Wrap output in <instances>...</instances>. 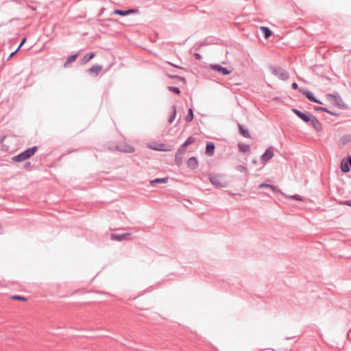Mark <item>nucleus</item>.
<instances>
[{
	"mask_svg": "<svg viewBox=\"0 0 351 351\" xmlns=\"http://www.w3.org/2000/svg\"><path fill=\"white\" fill-rule=\"evenodd\" d=\"M29 165H30V162H25V164H24V168H27V167H28Z\"/></svg>",
	"mask_w": 351,
	"mask_h": 351,
	"instance_id": "nucleus-44",
	"label": "nucleus"
},
{
	"mask_svg": "<svg viewBox=\"0 0 351 351\" xmlns=\"http://www.w3.org/2000/svg\"><path fill=\"white\" fill-rule=\"evenodd\" d=\"M292 112L305 123H308L312 116L310 113L303 112L296 108H293Z\"/></svg>",
	"mask_w": 351,
	"mask_h": 351,
	"instance_id": "nucleus-9",
	"label": "nucleus"
},
{
	"mask_svg": "<svg viewBox=\"0 0 351 351\" xmlns=\"http://www.w3.org/2000/svg\"><path fill=\"white\" fill-rule=\"evenodd\" d=\"M260 29L265 38H268L271 36L272 32L268 27L261 26L260 27Z\"/></svg>",
	"mask_w": 351,
	"mask_h": 351,
	"instance_id": "nucleus-22",
	"label": "nucleus"
},
{
	"mask_svg": "<svg viewBox=\"0 0 351 351\" xmlns=\"http://www.w3.org/2000/svg\"><path fill=\"white\" fill-rule=\"evenodd\" d=\"M238 129L239 132L241 136L245 138H250L249 130L246 127L243 126L241 123H238Z\"/></svg>",
	"mask_w": 351,
	"mask_h": 351,
	"instance_id": "nucleus-15",
	"label": "nucleus"
},
{
	"mask_svg": "<svg viewBox=\"0 0 351 351\" xmlns=\"http://www.w3.org/2000/svg\"><path fill=\"white\" fill-rule=\"evenodd\" d=\"M25 41H26V38H23L21 40V43H20V45H19V47H18V48H17V49H19H19H20V48L23 45V44L25 43Z\"/></svg>",
	"mask_w": 351,
	"mask_h": 351,
	"instance_id": "nucleus-39",
	"label": "nucleus"
},
{
	"mask_svg": "<svg viewBox=\"0 0 351 351\" xmlns=\"http://www.w3.org/2000/svg\"><path fill=\"white\" fill-rule=\"evenodd\" d=\"M326 98L332 103L334 106L341 110H346L348 108L347 104L344 103L342 98L337 92L334 93H328L326 95Z\"/></svg>",
	"mask_w": 351,
	"mask_h": 351,
	"instance_id": "nucleus-3",
	"label": "nucleus"
},
{
	"mask_svg": "<svg viewBox=\"0 0 351 351\" xmlns=\"http://www.w3.org/2000/svg\"><path fill=\"white\" fill-rule=\"evenodd\" d=\"M209 180L213 185L217 188H224L226 186V182L222 181L221 177L218 174H210Z\"/></svg>",
	"mask_w": 351,
	"mask_h": 351,
	"instance_id": "nucleus-5",
	"label": "nucleus"
},
{
	"mask_svg": "<svg viewBox=\"0 0 351 351\" xmlns=\"http://www.w3.org/2000/svg\"><path fill=\"white\" fill-rule=\"evenodd\" d=\"M314 109L315 111H322V112H328V108H326L325 107L317 106V107H315Z\"/></svg>",
	"mask_w": 351,
	"mask_h": 351,
	"instance_id": "nucleus-33",
	"label": "nucleus"
},
{
	"mask_svg": "<svg viewBox=\"0 0 351 351\" xmlns=\"http://www.w3.org/2000/svg\"><path fill=\"white\" fill-rule=\"evenodd\" d=\"M6 137H7V136H6V135H4V136H3L0 138V143H1V144H2V143H3V142L4 139H5Z\"/></svg>",
	"mask_w": 351,
	"mask_h": 351,
	"instance_id": "nucleus-43",
	"label": "nucleus"
},
{
	"mask_svg": "<svg viewBox=\"0 0 351 351\" xmlns=\"http://www.w3.org/2000/svg\"><path fill=\"white\" fill-rule=\"evenodd\" d=\"M252 162H253L254 164H256V160H253Z\"/></svg>",
	"mask_w": 351,
	"mask_h": 351,
	"instance_id": "nucleus-47",
	"label": "nucleus"
},
{
	"mask_svg": "<svg viewBox=\"0 0 351 351\" xmlns=\"http://www.w3.org/2000/svg\"><path fill=\"white\" fill-rule=\"evenodd\" d=\"M271 189L276 192V193H279L280 192V190L279 189V188L277 186H274V185H272L271 186Z\"/></svg>",
	"mask_w": 351,
	"mask_h": 351,
	"instance_id": "nucleus-35",
	"label": "nucleus"
},
{
	"mask_svg": "<svg viewBox=\"0 0 351 351\" xmlns=\"http://www.w3.org/2000/svg\"><path fill=\"white\" fill-rule=\"evenodd\" d=\"M193 119V110L191 108L189 109L188 114L185 117V121L186 122H190Z\"/></svg>",
	"mask_w": 351,
	"mask_h": 351,
	"instance_id": "nucleus-25",
	"label": "nucleus"
},
{
	"mask_svg": "<svg viewBox=\"0 0 351 351\" xmlns=\"http://www.w3.org/2000/svg\"><path fill=\"white\" fill-rule=\"evenodd\" d=\"M215 145L213 142H208L206 145L205 153L206 155L211 156L214 154Z\"/></svg>",
	"mask_w": 351,
	"mask_h": 351,
	"instance_id": "nucleus-16",
	"label": "nucleus"
},
{
	"mask_svg": "<svg viewBox=\"0 0 351 351\" xmlns=\"http://www.w3.org/2000/svg\"><path fill=\"white\" fill-rule=\"evenodd\" d=\"M351 141V135H345L342 138H341L340 141L343 145L346 144L347 143Z\"/></svg>",
	"mask_w": 351,
	"mask_h": 351,
	"instance_id": "nucleus-26",
	"label": "nucleus"
},
{
	"mask_svg": "<svg viewBox=\"0 0 351 351\" xmlns=\"http://www.w3.org/2000/svg\"><path fill=\"white\" fill-rule=\"evenodd\" d=\"M269 69L272 75L276 76L281 80L286 81L289 77L288 71L282 67L271 65L269 66Z\"/></svg>",
	"mask_w": 351,
	"mask_h": 351,
	"instance_id": "nucleus-4",
	"label": "nucleus"
},
{
	"mask_svg": "<svg viewBox=\"0 0 351 351\" xmlns=\"http://www.w3.org/2000/svg\"><path fill=\"white\" fill-rule=\"evenodd\" d=\"M137 12V10L135 9H129L127 10H115L114 11V14H118L120 16H126L132 13H135Z\"/></svg>",
	"mask_w": 351,
	"mask_h": 351,
	"instance_id": "nucleus-17",
	"label": "nucleus"
},
{
	"mask_svg": "<svg viewBox=\"0 0 351 351\" xmlns=\"http://www.w3.org/2000/svg\"><path fill=\"white\" fill-rule=\"evenodd\" d=\"M236 169L241 173H247V168L244 165H237L236 167Z\"/></svg>",
	"mask_w": 351,
	"mask_h": 351,
	"instance_id": "nucleus-27",
	"label": "nucleus"
},
{
	"mask_svg": "<svg viewBox=\"0 0 351 351\" xmlns=\"http://www.w3.org/2000/svg\"><path fill=\"white\" fill-rule=\"evenodd\" d=\"M274 156V149L272 146L267 147L265 152L261 156V162L265 164L269 162Z\"/></svg>",
	"mask_w": 351,
	"mask_h": 351,
	"instance_id": "nucleus-6",
	"label": "nucleus"
},
{
	"mask_svg": "<svg viewBox=\"0 0 351 351\" xmlns=\"http://www.w3.org/2000/svg\"><path fill=\"white\" fill-rule=\"evenodd\" d=\"M166 147V145L163 143L160 144V147L159 148H156L155 149L156 150H159V151H167V149H166L165 147Z\"/></svg>",
	"mask_w": 351,
	"mask_h": 351,
	"instance_id": "nucleus-34",
	"label": "nucleus"
},
{
	"mask_svg": "<svg viewBox=\"0 0 351 351\" xmlns=\"http://www.w3.org/2000/svg\"><path fill=\"white\" fill-rule=\"evenodd\" d=\"M195 141V138L193 136H189L184 143L179 147L177 150L175 156V163L178 166H180L182 162L183 154L185 152L186 148L190 144Z\"/></svg>",
	"mask_w": 351,
	"mask_h": 351,
	"instance_id": "nucleus-1",
	"label": "nucleus"
},
{
	"mask_svg": "<svg viewBox=\"0 0 351 351\" xmlns=\"http://www.w3.org/2000/svg\"><path fill=\"white\" fill-rule=\"evenodd\" d=\"M299 91L302 93L303 95H304L306 96V97L311 101L312 102H315V103H317V104H322V102L317 99L314 94L311 92L310 90H308L307 88H304V87H300L299 88Z\"/></svg>",
	"mask_w": 351,
	"mask_h": 351,
	"instance_id": "nucleus-7",
	"label": "nucleus"
},
{
	"mask_svg": "<svg viewBox=\"0 0 351 351\" xmlns=\"http://www.w3.org/2000/svg\"><path fill=\"white\" fill-rule=\"evenodd\" d=\"M168 181V178L167 177H165V178H155L152 180H150V184L152 186H155L156 184H165L167 183Z\"/></svg>",
	"mask_w": 351,
	"mask_h": 351,
	"instance_id": "nucleus-18",
	"label": "nucleus"
},
{
	"mask_svg": "<svg viewBox=\"0 0 351 351\" xmlns=\"http://www.w3.org/2000/svg\"><path fill=\"white\" fill-rule=\"evenodd\" d=\"M102 69H103V67L101 65L96 64L93 65L90 68H89L87 70V72L90 74H93L94 76L96 77L101 71Z\"/></svg>",
	"mask_w": 351,
	"mask_h": 351,
	"instance_id": "nucleus-13",
	"label": "nucleus"
},
{
	"mask_svg": "<svg viewBox=\"0 0 351 351\" xmlns=\"http://www.w3.org/2000/svg\"><path fill=\"white\" fill-rule=\"evenodd\" d=\"M168 77L170 79H178L180 81L183 82L184 83H186V79L183 77H180L177 75H168Z\"/></svg>",
	"mask_w": 351,
	"mask_h": 351,
	"instance_id": "nucleus-28",
	"label": "nucleus"
},
{
	"mask_svg": "<svg viewBox=\"0 0 351 351\" xmlns=\"http://www.w3.org/2000/svg\"><path fill=\"white\" fill-rule=\"evenodd\" d=\"M237 146L239 151L243 153L248 152L250 149V145L247 144L238 143Z\"/></svg>",
	"mask_w": 351,
	"mask_h": 351,
	"instance_id": "nucleus-23",
	"label": "nucleus"
},
{
	"mask_svg": "<svg viewBox=\"0 0 351 351\" xmlns=\"http://www.w3.org/2000/svg\"><path fill=\"white\" fill-rule=\"evenodd\" d=\"M2 232V226L0 224V234Z\"/></svg>",
	"mask_w": 351,
	"mask_h": 351,
	"instance_id": "nucleus-46",
	"label": "nucleus"
},
{
	"mask_svg": "<svg viewBox=\"0 0 351 351\" xmlns=\"http://www.w3.org/2000/svg\"><path fill=\"white\" fill-rule=\"evenodd\" d=\"M78 56H79L78 53H77L75 54H73L71 56H69L64 64V67H65V68L68 67L69 64L74 62Z\"/></svg>",
	"mask_w": 351,
	"mask_h": 351,
	"instance_id": "nucleus-21",
	"label": "nucleus"
},
{
	"mask_svg": "<svg viewBox=\"0 0 351 351\" xmlns=\"http://www.w3.org/2000/svg\"><path fill=\"white\" fill-rule=\"evenodd\" d=\"M95 57V53L93 52L88 53L84 56L81 60V63L84 64L88 62L92 58Z\"/></svg>",
	"mask_w": 351,
	"mask_h": 351,
	"instance_id": "nucleus-20",
	"label": "nucleus"
},
{
	"mask_svg": "<svg viewBox=\"0 0 351 351\" xmlns=\"http://www.w3.org/2000/svg\"><path fill=\"white\" fill-rule=\"evenodd\" d=\"M168 90L171 92H173L177 95H179L180 94V90L178 87H176V86H168Z\"/></svg>",
	"mask_w": 351,
	"mask_h": 351,
	"instance_id": "nucleus-29",
	"label": "nucleus"
},
{
	"mask_svg": "<svg viewBox=\"0 0 351 351\" xmlns=\"http://www.w3.org/2000/svg\"><path fill=\"white\" fill-rule=\"evenodd\" d=\"M271 184H266V183H262L259 185L260 188H269L271 189Z\"/></svg>",
	"mask_w": 351,
	"mask_h": 351,
	"instance_id": "nucleus-37",
	"label": "nucleus"
},
{
	"mask_svg": "<svg viewBox=\"0 0 351 351\" xmlns=\"http://www.w3.org/2000/svg\"><path fill=\"white\" fill-rule=\"evenodd\" d=\"M176 114H177V112H176V106L175 105H173L172 106V112H171V114L170 116V117L169 118V123H172L173 121H174V119H176Z\"/></svg>",
	"mask_w": 351,
	"mask_h": 351,
	"instance_id": "nucleus-24",
	"label": "nucleus"
},
{
	"mask_svg": "<svg viewBox=\"0 0 351 351\" xmlns=\"http://www.w3.org/2000/svg\"><path fill=\"white\" fill-rule=\"evenodd\" d=\"M341 171L343 173H348L350 171V167L348 165V162L345 159H343L341 162L340 165Z\"/></svg>",
	"mask_w": 351,
	"mask_h": 351,
	"instance_id": "nucleus-19",
	"label": "nucleus"
},
{
	"mask_svg": "<svg viewBox=\"0 0 351 351\" xmlns=\"http://www.w3.org/2000/svg\"><path fill=\"white\" fill-rule=\"evenodd\" d=\"M186 165L190 169H195L198 167V160L195 156H192L188 159Z\"/></svg>",
	"mask_w": 351,
	"mask_h": 351,
	"instance_id": "nucleus-14",
	"label": "nucleus"
},
{
	"mask_svg": "<svg viewBox=\"0 0 351 351\" xmlns=\"http://www.w3.org/2000/svg\"><path fill=\"white\" fill-rule=\"evenodd\" d=\"M38 150L37 146H33L29 147L25 151L21 152L20 154L14 156L12 158V161L15 162H21L25 160L31 158Z\"/></svg>",
	"mask_w": 351,
	"mask_h": 351,
	"instance_id": "nucleus-2",
	"label": "nucleus"
},
{
	"mask_svg": "<svg viewBox=\"0 0 351 351\" xmlns=\"http://www.w3.org/2000/svg\"><path fill=\"white\" fill-rule=\"evenodd\" d=\"M19 51V49H16L14 51L12 52L9 56L8 57L7 61L10 60Z\"/></svg>",
	"mask_w": 351,
	"mask_h": 351,
	"instance_id": "nucleus-36",
	"label": "nucleus"
},
{
	"mask_svg": "<svg viewBox=\"0 0 351 351\" xmlns=\"http://www.w3.org/2000/svg\"><path fill=\"white\" fill-rule=\"evenodd\" d=\"M130 233L111 234L110 238L113 241H121L124 239H129Z\"/></svg>",
	"mask_w": 351,
	"mask_h": 351,
	"instance_id": "nucleus-10",
	"label": "nucleus"
},
{
	"mask_svg": "<svg viewBox=\"0 0 351 351\" xmlns=\"http://www.w3.org/2000/svg\"><path fill=\"white\" fill-rule=\"evenodd\" d=\"M347 162H348V165L350 166V167H351V156H349L348 158V160H346Z\"/></svg>",
	"mask_w": 351,
	"mask_h": 351,
	"instance_id": "nucleus-42",
	"label": "nucleus"
},
{
	"mask_svg": "<svg viewBox=\"0 0 351 351\" xmlns=\"http://www.w3.org/2000/svg\"><path fill=\"white\" fill-rule=\"evenodd\" d=\"M195 58L197 60H201L202 59V56L199 53H195Z\"/></svg>",
	"mask_w": 351,
	"mask_h": 351,
	"instance_id": "nucleus-41",
	"label": "nucleus"
},
{
	"mask_svg": "<svg viewBox=\"0 0 351 351\" xmlns=\"http://www.w3.org/2000/svg\"><path fill=\"white\" fill-rule=\"evenodd\" d=\"M326 112L328 113V114H331L332 116H335V117H337V116L339 115V113L333 112V111H331L329 109H328V112Z\"/></svg>",
	"mask_w": 351,
	"mask_h": 351,
	"instance_id": "nucleus-38",
	"label": "nucleus"
},
{
	"mask_svg": "<svg viewBox=\"0 0 351 351\" xmlns=\"http://www.w3.org/2000/svg\"><path fill=\"white\" fill-rule=\"evenodd\" d=\"M211 69L218 71L221 73L223 75H227L230 73V71H229L227 68L222 66L220 64H212Z\"/></svg>",
	"mask_w": 351,
	"mask_h": 351,
	"instance_id": "nucleus-12",
	"label": "nucleus"
},
{
	"mask_svg": "<svg viewBox=\"0 0 351 351\" xmlns=\"http://www.w3.org/2000/svg\"><path fill=\"white\" fill-rule=\"evenodd\" d=\"M114 149L117 151L123 153H133L134 152V148L132 145L127 143L116 145Z\"/></svg>",
	"mask_w": 351,
	"mask_h": 351,
	"instance_id": "nucleus-8",
	"label": "nucleus"
},
{
	"mask_svg": "<svg viewBox=\"0 0 351 351\" xmlns=\"http://www.w3.org/2000/svg\"><path fill=\"white\" fill-rule=\"evenodd\" d=\"M171 65L175 66V67H177V68H180L178 66L176 65V64H171Z\"/></svg>",
	"mask_w": 351,
	"mask_h": 351,
	"instance_id": "nucleus-45",
	"label": "nucleus"
},
{
	"mask_svg": "<svg viewBox=\"0 0 351 351\" xmlns=\"http://www.w3.org/2000/svg\"><path fill=\"white\" fill-rule=\"evenodd\" d=\"M337 204L341 206H348L351 207V199L346 200V201H337Z\"/></svg>",
	"mask_w": 351,
	"mask_h": 351,
	"instance_id": "nucleus-30",
	"label": "nucleus"
},
{
	"mask_svg": "<svg viewBox=\"0 0 351 351\" xmlns=\"http://www.w3.org/2000/svg\"><path fill=\"white\" fill-rule=\"evenodd\" d=\"M291 88H292L293 89H295V90H296V89H298V90H299V88H298V84H297L296 82H293V83L291 84Z\"/></svg>",
	"mask_w": 351,
	"mask_h": 351,
	"instance_id": "nucleus-40",
	"label": "nucleus"
},
{
	"mask_svg": "<svg viewBox=\"0 0 351 351\" xmlns=\"http://www.w3.org/2000/svg\"><path fill=\"white\" fill-rule=\"evenodd\" d=\"M288 197L289 199L297 200V201H302V197L300 196V195H297V194H295V195H290Z\"/></svg>",
	"mask_w": 351,
	"mask_h": 351,
	"instance_id": "nucleus-32",
	"label": "nucleus"
},
{
	"mask_svg": "<svg viewBox=\"0 0 351 351\" xmlns=\"http://www.w3.org/2000/svg\"><path fill=\"white\" fill-rule=\"evenodd\" d=\"M309 122H311L313 128L317 132H321L322 130V125L321 122L313 115L311 116Z\"/></svg>",
	"mask_w": 351,
	"mask_h": 351,
	"instance_id": "nucleus-11",
	"label": "nucleus"
},
{
	"mask_svg": "<svg viewBox=\"0 0 351 351\" xmlns=\"http://www.w3.org/2000/svg\"><path fill=\"white\" fill-rule=\"evenodd\" d=\"M12 299L13 300H21V301H25L27 300V299L22 296V295H12L11 297Z\"/></svg>",
	"mask_w": 351,
	"mask_h": 351,
	"instance_id": "nucleus-31",
	"label": "nucleus"
}]
</instances>
